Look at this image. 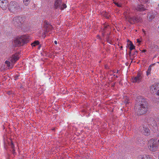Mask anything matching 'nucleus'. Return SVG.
<instances>
[{
	"instance_id": "obj_1",
	"label": "nucleus",
	"mask_w": 159,
	"mask_h": 159,
	"mask_svg": "<svg viewBox=\"0 0 159 159\" xmlns=\"http://www.w3.org/2000/svg\"><path fill=\"white\" fill-rule=\"evenodd\" d=\"M136 101H139L138 109H136V111L139 115H142L145 114L148 111V106L147 102L146 100L142 98L140 96L138 97L136 99Z\"/></svg>"
},
{
	"instance_id": "obj_2",
	"label": "nucleus",
	"mask_w": 159,
	"mask_h": 159,
	"mask_svg": "<svg viewBox=\"0 0 159 159\" xmlns=\"http://www.w3.org/2000/svg\"><path fill=\"white\" fill-rule=\"evenodd\" d=\"M29 42L28 38L25 35L18 36L15 38L13 43L15 46H23Z\"/></svg>"
},
{
	"instance_id": "obj_3",
	"label": "nucleus",
	"mask_w": 159,
	"mask_h": 159,
	"mask_svg": "<svg viewBox=\"0 0 159 159\" xmlns=\"http://www.w3.org/2000/svg\"><path fill=\"white\" fill-rule=\"evenodd\" d=\"M148 147L149 150L152 152L157 151L159 148V146L154 139H151L148 141Z\"/></svg>"
},
{
	"instance_id": "obj_4",
	"label": "nucleus",
	"mask_w": 159,
	"mask_h": 159,
	"mask_svg": "<svg viewBox=\"0 0 159 159\" xmlns=\"http://www.w3.org/2000/svg\"><path fill=\"white\" fill-rule=\"evenodd\" d=\"M23 20L22 17L20 16L15 17L13 18L12 23L15 26L22 28L23 27Z\"/></svg>"
},
{
	"instance_id": "obj_5",
	"label": "nucleus",
	"mask_w": 159,
	"mask_h": 159,
	"mask_svg": "<svg viewBox=\"0 0 159 159\" xmlns=\"http://www.w3.org/2000/svg\"><path fill=\"white\" fill-rule=\"evenodd\" d=\"M19 9L18 4L14 1L11 2L9 4L8 9L11 12L15 13Z\"/></svg>"
},
{
	"instance_id": "obj_6",
	"label": "nucleus",
	"mask_w": 159,
	"mask_h": 159,
	"mask_svg": "<svg viewBox=\"0 0 159 159\" xmlns=\"http://www.w3.org/2000/svg\"><path fill=\"white\" fill-rule=\"evenodd\" d=\"M139 131L144 135L148 136L150 134V131L148 128L143 126H140L139 128Z\"/></svg>"
},
{
	"instance_id": "obj_7",
	"label": "nucleus",
	"mask_w": 159,
	"mask_h": 159,
	"mask_svg": "<svg viewBox=\"0 0 159 159\" xmlns=\"http://www.w3.org/2000/svg\"><path fill=\"white\" fill-rule=\"evenodd\" d=\"M8 5V2L7 0H0V7L3 10H6Z\"/></svg>"
},
{
	"instance_id": "obj_8",
	"label": "nucleus",
	"mask_w": 159,
	"mask_h": 159,
	"mask_svg": "<svg viewBox=\"0 0 159 159\" xmlns=\"http://www.w3.org/2000/svg\"><path fill=\"white\" fill-rule=\"evenodd\" d=\"M19 59V56L17 54H15L12 55V56L10 58L9 60L10 61L12 64H14L16 61Z\"/></svg>"
},
{
	"instance_id": "obj_9",
	"label": "nucleus",
	"mask_w": 159,
	"mask_h": 159,
	"mask_svg": "<svg viewBox=\"0 0 159 159\" xmlns=\"http://www.w3.org/2000/svg\"><path fill=\"white\" fill-rule=\"evenodd\" d=\"M142 78L141 74L138 73L135 77L132 78V81L134 83H139L141 81Z\"/></svg>"
},
{
	"instance_id": "obj_10",
	"label": "nucleus",
	"mask_w": 159,
	"mask_h": 159,
	"mask_svg": "<svg viewBox=\"0 0 159 159\" xmlns=\"http://www.w3.org/2000/svg\"><path fill=\"white\" fill-rule=\"evenodd\" d=\"M159 88L157 84H153L150 87V92L152 94L156 93Z\"/></svg>"
},
{
	"instance_id": "obj_11",
	"label": "nucleus",
	"mask_w": 159,
	"mask_h": 159,
	"mask_svg": "<svg viewBox=\"0 0 159 159\" xmlns=\"http://www.w3.org/2000/svg\"><path fill=\"white\" fill-rule=\"evenodd\" d=\"M138 159H153V158L149 155L144 154L139 155Z\"/></svg>"
},
{
	"instance_id": "obj_12",
	"label": "nucleus",
	"mask_w": 159,
	"mask_h": 159,
	"mask_svg": "<svg viewBox=\"0 0 159 159\" xmlns=\"http://www.w3.org/2000/svg\"><path fill=\"white\" fill-rule=\"evenodd\" d=\"M104 28L102 30V35L104 36L105 35V34L106 32V31H110V27L109 25H103Z\"/></svg>"
},
{
	"instance_id": "obj_13",
	"label": "nucleus",
	"mask_w": 159,
	"mask_h": 159,
	"mask_svg": "<svg viewBox=\"0 0 159 159\" xmlns=\"http://www.w3.org/2000/svg\"><path fill=\"white\" fill-rule=\"evenodd\" d=\"M135 8L136 10L140 11H144L146 9L144 5H138L135 7Z\"/></svg>"
},
{
	"instance_id": "obj_14",
	"label": "nucleus",
	"mask_w": 159,
	"mask_h": 159,
	"mask_svg": "<svg viewBox=\"0 0 159 159\" xmlns=\"http://www.w3.org/2000/svg\"><path fill=\"white\" fill-rule=\"evenodd\" d=\"M61 0H56L55 1L54 4V7L57 9L58 7H59L61 4Z\"/></svg>"
},
{
	"instance_id": "obj_15",
	"label": "nucleus",
	"mask_w": 159,
	"mask_h": 159,
	"mask_svg": "<svg viewBox=\"0 0 159 159\" xmlns=\"http://www.w3.org/2000/svg\"><path fill=\"white\" fill-rule=\"evenodd\" d=\"M128 21L132 24L135 23L134 17H129L127 18Z\"/></svg>"
},
{
	"instance_id": "obj_16",
	"label": "nucleus",
	"mask_w": 159,
	"mask_h": 159,
	"mask_svg": "<svg viewBox=\"0 0 159 159\" xmlns=\"http://www.w3.org/2000/svg\"><path fill=\"white\" fill-rule=\"evenodd\" d=\"M151 125L152 127L153 128H154L155 129H156L157 128V124L156 121L153 120L152 121V123L151 124Z\"/></svg>"
},
{
	"instance_id": "obj_17",
	"label": "nucleus",
	"mask_w": 159,
	"mask_h": 159,
	"mask_svg": "<svg viewBox=\"0 0 159 159\" xmlns=\"http://www.w3.org/2000/svg\"><path fill=\"white\" fill-rule=\"evenodd\" d=\"M130 47H129V50H130V52H129V54H131V51H132V50L135 49V46H134L133 43H132V42H130Z\"/></svg>"
},
{
	"instance_id": "obj_18",
	"label": "nucleus",
	"mask_w": 159,
	"mask_h": 159,
	"mask_svg": "<svg viewBox=\"0 0 159 159\" xmlns=\"http://www.w3.org/2000/svg\"><path fill=\"white\" fill-rule=\"evenodd\" d=\"M31 0H23V2L24 5L26 6H28L30 3Z\"/></svg>"
},
{
	"instance_id": "obj_19",
	"label": "nucleus",
	"mask_w": 159,
	"mask_h": 159,
	"mask_svg": "<svg viewBox=\"0 0 159 159\" xmlns=\"http://www.w3.org/2000/svg\"><path fill=\"white\" fill-rule=\"evenodd\" d=\"M5 64L8 67H10V68L12 67L13 66H12L11 65L9 61H6L5 62Z\"/></svg>"
},
{
	"instance_id": "obj_20",
	"label": "nucleus",
	"mask_w": 159,
	"mask_h": 159,
	"mask_svg": "<svg viewBox=\"0 0 159 159\" xmlns=\"http://www.w3.org/2000/svg\"><path fill=\"white\" fill-rule=\"evenodd\" d=\"M152 69L150 66L148 67L147 72V75H148L151 74Z\"/></svg>"
},
{
	"instance_id": "obj_21",
	"label": "nucleus",
	"mask_w": 159,
	"mask_h": 159,
	"mask_svg": "<svg viewBox=\"0 0 159 159\" xmlns=\"http://www.w3.org/2000/svg\"><path fill=\"white\" fill-rule=\"evenodd\" d=\"M135 22H140L141 20V19L140 17H134Z\"/></svg>"
},
{
	"instance_id": "obj_22",
	"label": "nucleus",
	"mask_w": 159,
	"mask_h": 159,
	"mask_svg": "<svg viewBox=\"0 0 159 159\" xmlns=\"http://www.w3.org/2000/svg\"><path fill=\"white\" fill-rule=\"evenodd\" d=\"M39 44V42L38 41H35L33 43L31 44V45L32 47L34 46L35 47L36 45H38Z\"/></svg>"
},
{
	"instance_id": "obj_23",
	"label": "nucleus",
	"mask_w": 159,
	"mask_h": 159,
	"mask_svg": "<svg viewBox=\"0 0 159 159\" xmlns=\"http://www.w3.org/2000/svg\"><path fill=\"white\" fill-rule=\"evenodd\" d=\"M66 7V5L65 4H62V5L61 4L59 8L61 9H63L64 8H65Z\"/></svg>"
},
{
	"instance_id": "obj_24",
	"label": "nucleus",
	"mask_w": 159,
	"mask_h": 159,
	"mask_svg": "<svg viewBox=\"0 0 159 159\" xmlns=\"http://www.w3.org/2000/svg\"><path fill=\"white\" fill-rule=\"evenodd\" d=\"M155 16L154 15H151L149 16V20H151L152 19L154 18Z\"/></svg>"
},
{
	"instance_id": "obj_25",
	"label": "nucleus",
	"mask_w": 159,
	"mask_h": 159,
	"mask_svg": "<svg viewBox=\"0 0 159 159\" xmlns=\"http://www.w3.org/2000/svg\"><path fill=\"white\" fill-rule=\"evenodd\" d=\"M114 3L118 7H120L121 6V5L120 4H119L117 2H114Z\"/></svg>"
},
{
	"instance_id": "obj_26",
	"label": "nucleus",
	"mask_w": 159,
	"mask_h": 159,
	"mask_svg": "<svg viewBox=\"0 0 159 159\" xmlns=\"http://www.w3.org/2000/svg\"><path fill=\"white\" fill-rule=\"evenodd\" d=\"M106 40L108 43H111L110 42V41L109 40V37L108 35V37H107V38Z\"/></svg>"
},
{
	"instance_id": "obj_27",
	"label": "nucleus",
	"mask_w": 159,
	"mask_h": 159,
	"mask_svg": "<svg viewBox=\"0 0 159 159\" xmlns=\"http://www.w3.org/2000/svg\"><path fill=\"white\" fill-rule=\"evenodd\" d=\"M139 140H140L139 141H138V142H139V143H140V144H141V143L144 144V143H143V142H144V141L142 140L141 139H139Z\"/></svg>"
},
{
	"instance_id": "obj_28",
	"label": "nucleus",
	"mask_w": 159,
	"mask_h": 159,
	"mask_svg": "<svg viewBox=\"0 0 159 159\" xmlns=\"http://www.w3.org/2000/svg\"><path fill=\"white\" fill-rule=\"evenodd\" d=\"M11 147L14 150V146L13 143L12 142H11Z\"/></svg>"
},
{
	"instance_id": "obj_29",
	"label": "nucleus",
	"mask_w": 159,
	"mask_h": 159,
	"mask_svg": "<svg viewBox=\"0 0 159 159\" xmlns=\"http://www.w3.org/2000/svg\"><path fill=\"white\" fill-rule=\"evenodd\" d=\"M156 94L157 95L159 96V89H157V91L156 93Z\"/></svg>"
},
{
	"instance_id": "obj_30",
	"label": "nucleus",
	"mask_w": 159,
	"mask_h": 159,
	"mask_svg": "<svg viewBox=\"0 0 159 159\" xmlns=\"http://www.w3.org/2000/svg\"><path fill=\"white\" fill-rule=\"evenodd\" d=\"M137 51H135V52H134L133 55H134L136 56V55H137Z\"/></svg>"
},
{
	"instance_id": "obj_31",
	"label": "nucleus",
	"mask_w": 159,
	"mask_h": 159,
	"mask_svg": "<svg viewBox=\"0 0 159 159\" xmlns=\"http://www.w3.org/2000/svg\"><path fill=\"white\" fill-rule=\"evenodd\" d=\"M142 31L143 32V33H144V35H145L146 34V31L144 30V29H142Z\"/></svg>"
},
{
	"instance_id": "obj_32",
	"label": "nucleus",
	"mask_w": 159,
	"mask_h": 159,
	"mask_svg": "<svg viewBox=\"0 0 159 159\" xmlns=\"http://www.w3.org/2000/svg\"><path fill=\"white\" fill-rule=\"evenodd\" d=\"M137 42L140 43L141 42V41L139 39H137Z\"/></svg>"
},
{
	"instance_id": "obj_33",
	"label": "nucleus",
	"mask_w": 159,
	"mask_h": 159,
	"mask_svg": "<svg viewBox=\"0 0 159 159\" xmlns=\"http://www.w3.org/2000/svg\"><path fill=\"white\" fill-rule=\"evenodd\" d=\"M146 50H143L142 51V52H146Z\"/></svg>"
},
{
	"instance_id": "obj_34",
	"label": "nucleus",
	"mask_w": 159,
	"mask_h": 159,
	"mask_svg": "<svg viewBox=\"0 0 159 159\" xmlns=\"http://www.w3.org/2000/svg\"><path fill=\"white\" fill-rule=\"evenodd\" d=\"M54 43L55 44H57V41H54Z\"/></svg>"
},
{
	"instance_id": "obj_35",
	"label": "nucleus",
	"mask_w": 159,
	"mask_h": 159,
	"mask_svg": "<svg viewBox=\"0 0 159 159\" xmlns=\"http://www.w3.org/2000/svg\"><path fill=\"white\" fill-rule=\"evenodd\" d=\"M48 27L50 28L51 27V26L50 25H48Z\"/></svg>"
},
{
	"instance_id": "obj_36",
	"label": "nucleus",
	"mask_w": 159,
	"mask_h": 159,
	"mask_svg": "<svg viewBox=\"0 0 159 159\" xmlns=\"http://www.w3.org/2000/svg\"><path fill=\"white\" fill-rule=\"evenodd\" d=\"M106 18L108 19L109 18V17L108 16H106Z\"/></svg>"
},
{
	"instance_id": "obj_37",
	"label": "nucleus",
	"mask_w": 159,
	"mask_h": 159,
	"mask_svg": "<svg viewBox=\"0 0 159 159\" xmlns=\"http://www.w3.org/2000/svg\"><path fill=\"white\" fill-rule=\"evenodd\" d=\"M46 31H47V32H48L49 31V30H48L47 29H46Z\"/></svg>"
},
{
	"instance_id": "obj_38",
	"label": "nucleus",
	"mask_w": 159,
	"mask_h": 159,
	"mask_svg": "<svg viewBox=\"0 0 159 159\" xmlns=\"http://www.w3.org/2000/svg\"><path fill=\"white\" fill-rule=\"evenodd\" d=\"M125 102L126 103V104H128V103H129V102H128V101H127V102Z\"/></svg>"
},
{
	"instance_id": "obj_39",
	"label": "nucleus",
	"mask_w": 159,
	"mask_h": 159,
	"mask_svg": "<svg viewBox=\"0 0 159 159\" xmlns=\"http://www.w3.org/2000/svg\"><path fill=\"white\" fill-rule=\"evenodd\" d=\"M158 144H159V139L158 140Z\"/></svg>"
},
{
	"instance_id": "obj_40",
	"label": "nucleus",
	"mask_w": 159,
	"mask_h": 159,
	"mask_svg": "<svg viewBox=\"0 0 159 159\" xmlns=\"http://www.w3.org/2000/svg\"><path fill=\"white\" fill-rule=\"evenodd\" d=\"M116 78H117V77H118V76H116Z\"/></svg>"
},
{
	"instance_id": "obj_41",
	"label": "nucleus",
	"mask_w": 159,
	"mask_h": 159,
	"mask_svg": "<svg viewBox=\"0 0 159 159\" xmlns=\"http://www.w3.org/2000/svg\"><path fill=\"white\" fill-rule=\"evenodd\" d=\"M158 63H159V62H158Z\"/></svg>"
},
{
	"instance_id": "obj_42",
	"label": "nucleus",
	"mask_w": 159,
	"mask_h": 159,
	"mask_svg": "<svg viewBox=\"0 0 159 159\" xmlns=\"http://www.w3.org/2000/svg\"><path fill=\"white\" fill-rule=\"evenodd\" d=\"M158 28H159V26L158 27Z\"/></svg>"
}]
</instances>
